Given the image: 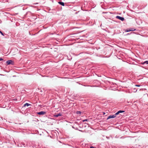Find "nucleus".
<instances>
[{
	"label": "nucleus",
	"instance_id": "nucleus-6",
	"mask_svg": "<svg viewBox=\"0 0 148 148\" xmlns=\"http://www.w3.org/2000/svg\"><path fill=\"white\" fill-rule=\"evenodd\" d=\"M58 3L60 4V5L64 6V3L62 2L59 1L58 2Z\"/></svg>",
	"mask_w": 148,
	"mask_h": 148
},
{
	"label": "nucleus",
	"instance_id": "nucleus-1",
	"mask_svg": "<svg viewBox=\"0 0 148 148\" xmlns=\"http://www.w3.org/2000/svg\"><path fill=\"white\" fill-rule=\"evenodd\" d=\"M6 63L7 64V65H9V64L14 65V62L12 61V60H9L7 61Z\"/></svg>",
	"mask_w": 148,
	"mask_h": 148
},
{
	"label": "nucleus",
	"instance_id": "nucleus-9",
	"mask_svg": "<svg viewBox=\"0 0 148 148\" xmlns=\"http://www.w3.org/2000/svg\"><path fill=\"white\" fill-rule=\"evenodd\" d=\"M148 64V61H145L143 62L142 63L143 64Z\"/></svg>",
	"mask_w": 148,
	"mask_h": 148
},
{
	"label": "nucleus",
	"instance_id": "nucleus-3",
	"mask_svg": "<svg viewBox=\"0 0 148 148\" xmlns=\"http://www.w3.org/2000/svg\"><path fill=\"white\" fill-rule=\"evenodd\" d=\"M46 112L45 111H41L37 112V114L39 115H44L46 114Z\"/></svg>",
	"mask_w": 148,
	"mask_h": 148
},
{
	"label": "nucleus",
	"instance_id": "nucleus-4",
	"mask_svg": "<svg viewBox=\"0 0 148 148\" xmlns=\"http://www.w3.org/2000/svg\"><path fill=\"white\" fill-rule=\"evenodd\" d=\"M116 117L115 115H110L108 116V118H107V120H108L110 119L113 118H115Z\"/></svg>",
	"mask_w": 148,
	"mask_h": 148
},
{
	"label": "nucleus",
	"instance_id": "nucleus-14",
	"mask_svg": "<svg viewBox=\"0 0 148 148\" xmlns=\"http://www.w3.org/2000/svg\"><path fill=\"white\" fill-rule=\"evenodd\" d=\"M119 114V112H118L116 113L114 115H115V116H116V115H117Z\"/></svg>",
	"mask_w": 148,
	"mask_h": 148
},
{
	"label": "nucleus",
	"instance_id": "nucleus-5",
	"mask_svg": "<svg viewBox=\"0 0 148 148\" xmlns=\"http://www.w3.org/2000/svg\"><path fill=\"white\" fill-rule=\"evenodd\" d=\"M62 115V114L61 113H59L57 114H55L54 115V116L55 117H58L59 116H61Z\"/></svg>",
	"mask_w": 148,
	"mask_h": 148
},
{
	"label": "nucleus",
	"instance_id": "nucleus-16",
	"mask_svg": "<svg viewBox=\"0 0 148 148\" xmlns=\"http://www.w3.org/2000/svg\"><path fill=\"white\" fill-rule=\"evenodd\" d=\"M136 86H137V87H139L140 86V85H135Z\"/></svg>",
	"mask_w": 148,
	"mask_h": 148
},
{
	"label": "nucleus",
	"instance_id": "nucleus-10",
	"mask_svg": "<svg viewBox=\"0 0 148 148\" xmlns=\"http://www.w3.org/2000/svg\"><path fill=\"white\" fill-rule=\"evenodd\" d=\"M82 112L81 111H79L76 112V114H81Z\"/></svg>",
	"mask_w": 148,
	"mask_h": 148
},
{
	"label": "nucleus",
	"instance_id": "nucleus-18",
	"mask_svg": "<svg viewBox=\"0 0 148 148\" xmlns=\"http://www.w3.org/2000/svg\"><path fill=\"white\" fill-rule=\"evenodd\" d=\"M3 60V59H2V58H0V61L2 60Z\"/></svg>",
	"mask_w": 148,
	"mask_h": 148
},
{
	"label": "nucleus",
	"instance_id": "nucleus-2",
	"mask_svg": "<svg viewBox=\"0 0 148 148\" xmlns=\"http://www.w3.org/2000/svg\"><path fill=\"white\" fill-rule=\"evenodd\" d=\"M116 18L119 19L120 20L122 21H124L125 20L124 18L123 17H121L120 16H117L116 17Z\"/></svg>",
	"mask_w": 148,
	"mask_h": 148
},
{
	"label": "nucleus",
	"instance_id": "nucleus-13",
	"mask_svg": "<svg viewBox=\"0 0 148 148\" xmlns=\"http://www.w3.org/2000/svg\"><path fill=\"white\" fill-rule=\"evenodd\" d=\"M88 121V119H85L84 120H82L83 122H84L85 121Z\"/></svg>",
	"mask_w": 148,
	"mask_h": 148
},
{
	"label": "nucleus",
	"instance_id": "nucleus-12",
	"mask_svg": "<svg viewBox=\"0 0 148 148\" xmlns=\"http://www.w3.org/2000/svg\"><path fill=\"white\" fill-rule=\"evenodd\" d=\"M130 29H131V31H135L136 30V29L134 28H132Z\"/></svg>",
	"mask_w": 148,
	"mask_h": 148
},
{
	"label": "nucleus",
	"instance_id": "nucleus-7",
	"mask_svg": "<svg viewBox=\"0 0 148 148\" xmlns=\"http://www.w3.org/2000/svg\"><path fill=\"white\" fill-rule=\"evenodd\" d=\"M31 105L30 104H29L28 103H26L25 104H24L23 106V107H25L26 106H30Z\"/></svg>",
	"mask_w": 148,
	"mask_h": 148
},
{
	"label": "nucleus",
	"instance_id": "nucleus-8",
	"mask_svg": "<svg viewBox=\"0 0 148 148\" xmlns=\"http://www.w3.org/2000/svg\"><path fill=\"white\" fill-rule=\"evenodd\" d=\"M131 31V29L130 28H128V29H126L125 31V32H129Z\"/></svg>",
	"mask_w": 148,
	"mask_h": 148
},
{
	"label": "nucleus",
	"instance_id": "nucleus-17",
	"mask_svg": "<svg viewBox=\"0 0 148 148\" xmlns=\"http://www.w3.org/2000/svg\"><path fill=\"white\" fill-rule=\"evenodd\" d=\"M90 148H96L95 147H94L93 146H91L90 147Z\"/></svg>",
	"mask_w": 148,
	"mask_h": 148
},
{
	"label": "nucleus",
	"instance_id": "nucleus-15",
	"mask_svg": "<svg viewBox=\"0 0 148 148\" xmlns=\"http://www.w3.org/2000/svg\"><path fill=\"white\" fill-rule=\"evenodd\" d=\"M0 33L2 35L4 36V34H3V33L2 32H1V31H0Z\"/></svg>",
	"mask_w": 148,
	"mask_h": 148
},
{
	"label": "nucleus",
	"instance_id": "nucleus-11",
	"mask_svg": "<svg viewBox=\"0 0 148 148\" xmlns=\"http://www.w3.org/2000/svg\"><path fill=\"white\" fill-rule=\"evenodd\" d=\"M118 112H119V114L120 113L123 112H125L123 110H119L118 111Z\"/></svg>",
	"mask_w": 148,
	"mask_h": 148
}]
</instances>
